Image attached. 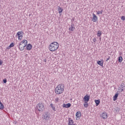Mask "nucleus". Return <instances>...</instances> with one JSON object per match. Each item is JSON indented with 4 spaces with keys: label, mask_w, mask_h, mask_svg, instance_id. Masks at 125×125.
<instances>
[{
    "label": "nucleus",
    "mask_w": 125,
    "mask_h": 125,
    "mask_svg": "<svg viewBox=\"0 0 125 125\" xmlns=\"http://www.w3.org/2000/svg\"><path fill=\"white\" fill-rule=\"evenodd\" d=\"M59 47V43H58L56 42H54L51 43L49 45V49L52 52H53V51H55V50H57Z\"/></svg>",
    "instance_id": "nucleus-1"
},
{
    "label": "nucleus",
    "mask_w": 125,
    "mask_h": 125,
    "mask_svg": "<svg viewBox=\"0 0 125 125\" xmlns=\"http://www.w3.org/2000/svg\"><path fill=\"white\" fill-rule=\"evenodd\" d=\"M65 86L62 84H60L55 88V92L56 94H62L64 92Z\"/></svg>",
    "instance_id": "nucleus-2"
},
{
    "label": "nucleus",
    "mask_w": 125,
    "mask_h": 125,
    "mask_svg": "<svg viewBox=\"0 0 125 125\" xmlns=\"http://www.w3.org/2000/svg\"><path fill=\"white\" fill-rule=\"evenodd\" d=\"M27 44H28V41L26 40H23L21 42L19 45V49L21 51H23L24 49H25V47L27 46Z\"/></svg>",
    "instance_id": "nucleus-3"
},
{
    "label": "nucleus",
    "mask_w": 125,
    "mask_h": 125,
    "mask_svg": "<svg viewBox=\"0 0 125 125\" xmlns=\"http://www.w3.org/2000/svg\"><path fill=\"white\" fill-rule=\"evenodd\" d=\"M35 109L37 111L39 112H42L44 110V104L42 103H39L36 105Z\"/></svg>",
    "instance_id": "nucleus-4"
},
{
    "label": "nucleus",
    "mask_w": 125,
    "mask_h": 125,
    "mask_svg": "<svg viewBox=\"0 0 125 125\" xmlns=\"http://www.w3.org/2000/svg\"><path fill=\"white\" fill-rule=\"evenodd\" d=\"M42 118L45 120V121L48 122V120L50 119V113L47 112H45L44 114L42 115Z\"/></svg>",
    "instance_id": "nucleus-5"
},
{
    "label": "nucleus",
    "mask_w": 125,
    "mask_h": 125,
    "mask_svg": "<svg viewBox=\"0 0 125 125\" xmlns=\"http://www.w3.org/2000/svg\"><path fill=\"white\" fill-rule=\"evenodd\" d=\"M17 36H18L19 41H21L23 38V32L19 31L17 34Z\"/></svg>",
    "instance_id": "nucleus-6"
},
{
    "label": "nucleus",
    "mask_w": 125,
    "mask_h": 125,
    "mask_svg": "<svg viewBox=\"0 0 125 125\" xmlns=\"http://www.w3.org/2000/svg\"><path fill=\"white\" fill-rule=\"evenodd\" d=\"M84 101L85 103H87V102H88V101H89V99H90V96H88L87 95H86L84 98Z\"/></svg>",
    "instance_id": "nucleus-7"
},
{
    "label": "nucleus",
    "mask_w": 125,
    "mask_h": 125,
    "mask_svg": "<svg viewBox=\"0 0 125 125\" xmlns=\"http://www.w3.org/2000/svg\"><path fill=\"white\" fill-rule=\"evenodd\" d=\"M101 118H103V120H106L107 118H108V116L107 115V113L106 112H103L101 115Z\"/></svg>",
    "instance_id": "nucleus-8"
},
{
    "label": "nucleus",
    "mask_w": 125,
    "mask_h": 125,
    "mask_svg": "<svg viewBox=\"0 0 125 125\" xmlns=\"http://www.w3.org/2000/svg\"><path fill=\"white\" fill-rule=\"evenodd\" d=\"M97 20H98V18L94 13H93V18H92L93 22H96Z\"/></svg>",
    "instance_id": "nucleus-9"
},
{
    "label": "nucleus",
    "mask_w": 125,
    "mask_h": 125,
    "mask_svg": "<svg viewBox=\"0 0 125 125\" xmlns=\"http://www.w3.org/2000/svg\"><path fill=\"white\" fill-rule=\"evenodd\" d=\"M33 48V45L31 44V43H29L26 46V50H31Z\"/></svg>",
    "instance_id": "nucleus-10"
},
{
    "label": "nucleus",
    "mask_w": 125,
    "mask_h": 125,
    "mask_svg": "<svg viewBox=\"0 0 125 125\" xmlns=\"http://www.w3.org/2000/svg\"><path fill=\"white\" fill-rule=\"evenodd\" d=\"M74 121L71 119V118H69L68 119V125H74Z\"/></svg>",
    "instance_id": "nucleus-11"
},
{
    "label": "nucleus",
    "mask_w": 125,
    "mask_h": 125,
    "mask_svg": "<svg viewBox=\"0 0 125 125\" xmlns=\"http://www.w3.org/2000/svg\"><path fill=\"white\" fill-rule=\"evenodd\" d=\"M119 96V92H116L113 97V101H116L118 99V97Z\"/></svg>",
    "instance_id": "nucleus-12"
},
{
    "label": "nucleus",
    "mask_w": 125,
    "mask_h": 125,
    "mask_svg": "<svg viewBox=\"0 0 125 125\" xmlns=\"http://www.w3.org/2000/svg\"><path fill=\"white\" fill-rule=\"evenodd\" d=\"M76 117H77V118H81V117H82V113H81V111H77L76 112Z\"/></svg>",
    "instance_id": "nucleus-13"
},
{
    "label": "nucleus",
    "mask_w": 125,
    "mask_h": 125,
    "mask_svg": "<svg viewBox=\"0 0 125 125\" xmlns=\"http://www.w3.org/2000/svg\"><path fill=\"white\" fill-rule=\"evenodd\" d=\"M74 24L73 23H71V26L69 28L70 31H73L75 30V27H74Z\"/></svg>",
    "instance_id": "nucleus-14"
},
{
    "label": "nucleus",
    "mask_w": 125,
    "mask_h": 125,
    "mask_svg": "<svg viewBox=\"0 0 125 125\" xmlns=\"http://www.w3.org/2000/svg\"><path fill=\"white\" fill-rule=\"evenodd\" d=\"M4 109V105L2 104L1 101H0V110H3Z\"/></svg>",
    "instance_id": "nucleus-15"
},
{
    "label": "nucleus",
    "mask_w": 125,
    "mask_h": 125,
    "mask_svg": "<svg viewBox=\"0 0 125 125\" xmlns=\"http://www.w3.org/2000/svg\"><path fill=\"white\" fill-rule=\"evenodd\" d=\"M58 10L59 11V13L60 14L63 12V9H62L60 6H59L58 8Z\"/></svg>",
    "instance_id": "nucleus-16"
},
{
    "label": "nucleus",
    "mask_w": 125,
    "mask_h": 125,
    "mask_svg": "<svg viewBox=\"0 0 125 125\" xmlns=\"http://www.w3.org/2000/svg\"><path fill=\"white\" fill-rule=\"evenodd\" d=\"M95 103L96 104V106H98L100 104V100H95Z\"/></svg>",
    "instance_id": "nucleus-17"
},
{
    "label": "nucleus",
    "mask_w": 125,
    "mask_h": 125,
    "mask_svg": "<svg viewBox=\"0 0 125 125\" xmlns=\"http://www.w3.org/2000/svg\"><path fill=\"white\" fill-rule=\"evenodd\" d=\"M102 35V31L101 30H99L97 32V36L98 37H99V38H100V37H101V35Z\"/></svg>",
    "instance_id": "nucleus-18"
},
{
    "label": "nucleus",
    "mask_w": 125,
    "mask_h": 125,
    "mask_svg": "<svg viewBox=\"0 0 125 125\" xmlns=\"http://www.w3.org/2000/svg\"><path fill=\"white\" fill-rule=\"evenodd\" d=\"M14 45H15L14 43L13 42L11 43L10 45L7 47L8 49H10L11 47H13V46H14Z\"/></svg>",
    "instance_id": "nucleus-19"
},
{
    "label": "nucleus",
    "mask_w": 125,
    "mask_h": 125,
    "mask_svg": "<svg viewBox=\"0 0 125 125\" xmlns=\"http://www.w3.org/2000/svg\"><path fill=\"white\" fill-rule=\"evenodd\" d=\"M50 106L52 107V109L55 112L56 111V108H55V106L53 105V104H50Z\"/></svg>",
    "instance_id": "nucleus-20"
},
{
    "label": "nucleus",
    "mask_w": 125,
    "mask_h": 125,
    "mask_svg": "<svg viewBox=\"0 0 125 125\" xmlns=\"http://www.w3.org/2000/svg\"><path fill=\"white\" fill-rule=\"evenodd\" d=\"M118 62L119 63H122L123 62V57L122 56H120L118 58Z\"/></svg>",
    "instance_id": "nucleus-21"
},
{
    "label": "nucleus",
    "mask_w": 125,
    "mask_h": 125,
    "mask_svg": "<svg viewBox=\"0 0 125 125\" xmlns=\"http://www.w3.org/2000/svg\"><path fill=\"white\" fill-rule=\"evenodd\" d=\"M97 64H98V65H100V66H103V62H102L101 61H98L97 62Z\"/></svg>",
    "instance_id": "nucleus-22"
},
{
    "label": "nucleus",
    "mask_w": 125,
    "mask_h": 125,
    "mask_svg": "<svg viewBox=\"0 0 125 125\" xmlns=\"http://www.w3.org/2000/svg\"><path fill=\"white\" fill-rule=\"evenodd\" d=\"M71 104L70 103H68L67 104H66V108H70V107H71Z\"/></svg>",
    "instance_id": "nucleus-23"
},
{
    "label": "nucleus",
    "mask_w": 125,
    "mask_h": 125,
    "mask_svg": "<svg viewBox=\"0 0 125 125\" xmlns=\"http://www.w3.org/2000/svg\"><path fill=\"white\" fill-rule=\"evenodd\" d=\"M120 108L116 107L115 111L116 113H119V112H120Z\"/></svg>",
    "instance_id": "nucleus-24"
},
{
    "label": "nucleus",
    "mask_w": 125,
    "mask_h": 125,
    "mask_svg": "<svg viewBox=\"0 0 125 125\" xmlns=\"http://www.w3.org/2000/svg\"><path fill=\"white\" fill-rule=\"evenodd\" d=\"M84 107L87 108V107H88V104L87 103L84 104Z\"/></svg>",
    "instance_id": "nucleus-25"
},
{
    "label": "nucleus",
    "mask_w": 125,
    "mask_h": 125,
    "mask_svg": "<svg viewBox=\"0 0 125 125\" xmlns=\"http://www.w3.org/2000/svg\"><path fill=\"white\" fill-rule=\"evenodd\" d=\"M103 12V11H97V14H102Z\"/></svg>",
    "instance_id": "nucleus-26"
},
{
    "label": "nucleus",
    "mask_w": 125,
    "mask_h": 125,
    "mask_svg": "<svg viewBox=\"0 0 125 125\" xmlns=\"http://www.w3.org/2000/svg\"><path fill=\"white\" fill-rule=\"evenodd\" d=\"M118 89L119 90H120L121 92H123V91H124V88L119 87Z\"/></svg>",
    "instance_id": "nucleus-27"
},
{
    "label": "nucleus",
    "mask_w": 125,
    "mask_h": 125,
    "mask_svg": "<svg viewBox=\"0 0 125 125\" xmlns=\"http://www.w3.org/2000/svg\"><path fill=\"white\" fill-rule=\"evenodd\" d=\"M3 82L4 83H6L7 82V80H6V78H5L3 80Z\"/></svg>",
    "instance_id": "nucleus-28"
},
{
    "label": "nucleus",
    "mask_w": 125,
    "mask_h": 125,
    "mask_svg": "<svg viewBox=\"0 0 125 125\" xmlns=\"http://www.w3.org/2000/svg\"><path fill=\"white\" fill-rule=\"evenodd\" d=\"M121 20H123V21H125V17L124 16H122Z\"/></svg>",
    "instance_id": "nucleus-29"
},
{
    "label": "nucleus",
    "mask_w": 125,
    "mask_h": 125,
    "mask_svg": "<svg viewBox=\"0 0 125 125\" xmlns=\"http://www.w3.org/2000/svg\"><path fill=\"white\" fill-rule=\"evenodd\" d=\"M56 102H58L59 101V98H56L55 99Z\"/></svg>",
    "instance_id": "nucleus-30"
},
{
    "label": "nucleus",
    "mask_w": 125,
    "mask_h": 125,
    "mask_svg": "<svg viewBox=\"0 0 125 125\" xmlns=\"http://www.w3.org/2000/svg\"><path fill=\"white\" fill-rule=\"evenodd\" d=\"M96 41H97V40H96V38H94L93 40V42H96Z\"/></svg>",
    "instance_id": "nucleus-31"
},
{
    "label": "nucleus",
    "mask_w": 125,
    "mask_h": 125,
    "mask_svg": "<svg viewBox=\"0 0 125 125\" xmlns=\"http://www.w3.org/2000/svg\"><path fill=\"white\" fill-rule=\"evenodd\" d=\"M121 86L122 88H124V83H122Z\"/></svg>",
    "instance_id": "nucleus-32"
},
{
    "label": "nucleus",
    "mask_w": 125,
    "mask_h": 125,
    "mask_svg": "<svg viewBox=\"0 0 125 125\" xmlns=\"http://www.w3.org/2000/svg\"><path fill=\"white\" fill-rule=\"evenodd\" d=\"M108 60H110V57H108V58L106 59V62H108Z\"/></svg>",
    "instance_id": "nucleus-33"
},
{
    "label": "nucleus",
    "mask_w": 125,
    "mask_h": 125,
    "mask_svg": "<svg viewBox=\"0 0 125 125\" xmlns=\"http://www.w3.org/2000/svg\"><path fill=\"white\" fill-rule=\"evenodd\" d=\"M2 61H0V65H2Z\"/></svg>",
    "instance_id": "nucleus-34"
},
{
    "label": "nucleus",
    "mask_w": 125,
    "mask_h": 125,
    "mask_svg": "<svg viewBox=\"0 0 125 125\" xmlns=\"http://www.w3.org/2000/svg\"><path fill=\"white\" fill-rule=\"evenodd\" d=\"M63 107H64V108H66V104H63Z\"/></svg>",
    "instance_id": "nucleus-35"
},
{
    "label": "nucleus",
    "mask_w": 125,
    "mask_h": 125,
    "mask_svg": "<svg viewBox=\"0 0 125 125\" xmlns=\"http://www.w3.org/2000/svg\"><path fill=\"white\" fill-rule=\"evenodd\" d=\"M43 61H44V62H46V59H44L43 60Z\"/></svg>",
    "instance_id": "nucleus-36"
},
{
    "label": "nucleus",
    "mask_w": 125,
    "mask_h": 125,
    "mask_svg": "<svg viewBox=\"0 0 125 125\" xmlns=\"http://www.w3.org/2000/svg\"><path fill=\"white\" fill-rule=\"evenodd\" d=\"M72 21H75V18H72Z\"/></svg>",
    "instance_id": "nucleus-37"
},
{
    "label": "nucleus",
    "mask_w": 125,
    "mask_h": 125,
    "mask_svg": "<svg viewBox=\"0 0 125 125\" xmlns=\"http://www.w3.org/2000/svg\"><path fill=\"white\" fill-rule=\"evenodd\" d=\"M99 40H101V36H100Z\"/></svg>",
    "instance_id": "nucleus-38"
}]
</instances>
